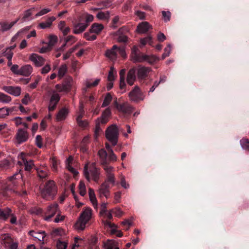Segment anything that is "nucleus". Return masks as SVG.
<instances>
[{"label":"nucleus","instance_id":"f257e3e1","mask_svg":"<svg viewBox=\"0 0 249 249\" xmlns=\"http://www.w3.org/2000/svg\"><path fill=\"white\" fill-rule=\"evenodd\" d=\"M98 155L99 157L100 162L105 171L106 179L104 182L110 183L114 186L115 184V178L114 174V168L109 165L107 162V152L104 149L99 150Z\"/></svg>","mask_w":249,"mask_h":249},{"label":"nucleus","instance_id":"f03ea898","mask_svg":"<svg viewBox=\"0 0 249 249\" xmlns=\"http://www.w3.org/2000/svg\"><path fill=\"white\" fill-rule=\"evenodd\" d=\"M93 16L88 13H84L78 18V22L72 21L73 33L79 34L83 32L89 26V23L93 20Z\"/></svg>","mask_w":249,"mask_h":249},{"label":"nucleus","instance_id":"7ed1b4c3","mask_svg":"<svg viewBox=\"0 0 249 249\" xmlns=\"http://www.w3.org/2000/svg\"><path fill=\"white\" fill-rule=\"evenodd\" d=\"M57 192V188L53 180H48L41 191L42 197L46 200L53 199Z\"/></svg>","mask_w":249,"mask_h":249},{"label":"nucleus","instance_id":"20e7f679","mask_svg":"<svg viewBox=\"0 0 249 249\" xmlns=\"http://www.w3.org/2000/svg\"><path fill=\"white\" fill-rule=\"evenodd\" d=\"M89 164H85L84 168V175L88 181H89L92 179L94 181L98 182L99 178L100 172L99 169L96 166V163L93 162L90 164L89 171Z\"/></svg>","mask_w":249,"mask_h":249},{"label":"nucleus","instance_id":"39448f33","mask_svg":"<svg viewBox=\"0 0 249 249\" xmlns=\"http://www.w3.org/2000/svg\"><path fill=\"white\" fill-rule=\"evenodd\" d=\"M92 210L89 207L86 208L81 213L78 221L75 224V228L77 230L82 231L86 224L91 218Z\"/></svg>","mask_w":249,"mask_h":249},{"label":"nucleus","instance_id":"423d86ee","mask_svg":"<svg viewBox=\"0 0 249 249\" xmlns=\"http://www.w3.org/2000/svg\"><path fill=\"white\" fill-rule=\"evenodd\" d=\"M0 241L6 249H18V241L13 239L9 233L1 234Z\"/></svg>","mask_w":249,"mask_h":249},{"label":"nucleus","instance_id":"0eeeda50","mask_svg":"<svg viewBox=\"0 0 249 249\" xmlns=\"http://www.w3.org/2000/svg\"><path fill=\"white\" fill-rule=\"evenodd\" d=\"M22 180V176L19 172L13 176L9 177L3 187L5 191H12L18 185V183Z\"/></svg>","mask_w":249,"mask_h":249},{"label":"nucleus","instance_id":"6e6552de","mask_svg":"<svg viewBox=\"0 0 249 249\" xmlns=\"http://www.w3.org/2000/svg\"><path fill=\"white\" fill-rule=\"evenodd\" d=\"M119 130L115 124L108 127L106 131V137L112 146L117 144L118 141Z\"/></svg>","mask_w":249,"mask_h":249},{"label":"nucleus","instance_id":"1a4fd4ad","mask_svg":"<svg viewBox=\"0 0 249 249\" xmlns=\"http://www.w3.org/2000/svg\"><path fill=\"white\" fill-rule=\"evenodd\" d=\"M118 53L123 58L126 57L125 48L124 47H118L114 45L110 49H107L105 52V56L110 60H116L117 57Z\"/></svg>","mask_w":249,"mask_h":249},{"label":"nucleus","instance_id":"9d476101","mask_svg":"<svg viewBox=\"0 0 249 249\" xmlns=\"http://www.w3.org/2000/svg\"><path fill=\"white\" fill-rule=\"evenodd\" d=\"M73 84V79L72 77H69L62 84H56L55 86L56 91L67 93L71 90Z\"/></svg>","mask_w":249,"mask_h":249},{"label":"nucleus","instance_id":"9b49d317","mask_svg":"<svg viewBox=\"0 0 249 249\" xmlns=\"http://www.w3.org/2000/svg\"><path fill=\"white\" fill-rule=\"evenodd\" d=\"M128 97L132 102H138L143 100L144 95L138 86H135L133 89L128 93Z\"/></svg>","mask_w":249,"mask_h":249},{"label":"nucleus","instance_id":"f8f14e48","mask_svg":"<svg viewBox=\"0 0 249 249\" xmlns=\"http://www.w3.org/2000/svg\"><path fill=\"white\" fill-rule=\"evenodd\" d=\"M144 54L140 52L136 46L133 47L130 55L131 60L134 63H141L144 62Z\"/></svg>","mask_w":249,"mask_h":249},{"label":"nucleus","instance_id":"ddd939ff","mask_svg":"<svg viewBox=\"0 0 249 249\" xmlns=\"http://www.w3.org/2000/svg\"><path fill=\"white\" fill-rule=\"evenodd\" d=\"M114 104L119 112L125 114L129 115L132 113L134 110V107L127 102L122 104H118L117 100H115L114 102Z\"/></svg>","mask_w":249,"mask_h":249},{"label":"nucleus","instance_id":"4468645a","mask_svg":"<svg viewBox=\"0 0 249 249\" xmlns=\"http://www.w3.org/2000/svg\"><path fill=\"white\" fill-rule=\"evenodd\" d=\"M59 211L58 205L56 203L49 205L47 209L44 219L49 221Z\"/></svg>","mask_w":249,"mask_h":249},{"label":"nucleus","instance_id":"2eb2a0df","mask_svg":"<svg viewBox=\"0 0 249 249\" xmlns=\"http://www.w3.org/2000/svg\"><path fill=\"white\" fill-rule=\"evenodd\" d=\"M15 138L18 144L26 142L29 139V133L27 130L19 128L15 135Z\"/></svg>","mask_w":249,"mask_h":249},{"label":"nucleus","instance_id":"dca6fc26","mask_svg":"<svg viewBox=\"0 0 249 249\" xmlns=\"http://www.w3.org/2000/svg\"><path fill=\"white\" fill-rule=\"evenodd\" d=\"M151 71L150 68L144 66H139L137 70V76L139 81L145 79L149 73Z\"/></svg>","mask_w":249,"mask_h":249},{"label":"nucleus","instance_id":"f3484780","mask_svg":"<svg viewBox=\"0 0 249 249\" xmlns=\"http://www.w3.org/2000/svg\"><path fill=\"white\" fill-rule=\"evenodd\" d=\"M29 59L33 63L36 67H40L43 66L45 61V59L41 56L36 53H32L29 56Z\"/></svg>","mask_w":249,"mask_h":249},{"label":"nucleus","instance_id":"a211bd4d","mask_svg":"<svg viewBox=\"0 0 249 249\" xmlns=\"http://www.w3.org/2000/svg\"><path fill=\"white\" fill-rule=\"evenodd\" d=\"M2 89L7 93L16 97L19 96L21 92V88L18 86H3Z\"/></svg>","mask_w":249,"mask_h":249},{"label":"nucleus","instance_id":"6ab92c4d","mask_svg":"<svg viewBox=\"0 0 249 249\" xmlns=\"http://www.w3.org/2000/svg\"><path fill=\"white\" fill-rule=\"evenodd\" d=\"M98 191L100 197L105 196L107 198H108L109 196V187L108 184L107 182L103 183L100 186Z\"/></svg>","mask_w":249,"mask_h":249},{"label":"nucleus","instance_id":"aec40b11","mask_svg":"<svg viewBox=\"0 0 249 249\" xmlns=\"http://www.w3.org/2000/svg\"><path fill=\"white\" fill-rule=\"evenodd\" d=\"M136 70L135 68H133L129 70L128 71L127 77L126 81L127 84L130 86H132L136 79Z\"/></svg>","mask_w":249,"mask_h":249},{"label":"nucleus","instance_id":"412c9836","mask_svg":"<svg viewBox=\"0 0 249 249\" xmlns=\"http://www.w3.org/2000/svg\"><path fill=\"white\" fill-rule=\"evenodd\" d=\"M19 18H17L14 21L8 22L6 21L0 22V31L1 32L7 31L10 29L19 20Z\"/></svg>","mask_w":249,"mask_h":249},{"label":"nucleus","instance_id":"4be33fe9","mask_svg":"<svg viewBox=\"0 0 249 249\" xmlns=\"http://www.w3.org/2000/svg\"><path fill=\"white\" fill-rule=\"evenodd\" d=\"M33 72V67L29 64L24 65L20 68L19 75L29 76Z\"/></svg>","mask_w":249,"mask_h":249},{"label":"nucleus","instance_id":"5701e85b","mask_svg":"<svg viewBox=\"0 0 249 249\" xmlns=\"http://www.w3.org/2000/svg\"><path fill=\"white\" fill-rule=\"evenodd\" d=\"M110 109L109 107H107L102 113L101 117L98 118L96 121L101 123L102 124H105L108 122V118L110 116Z\"/></svg>","mask_w":249,"mask_h":249},{"label":"nucleus","instance_id":"b1692460","mask_svg":"<svg viewBox=\"0 0 249 249\" xmlns=\"http://www.w3.org/2000/svg\"><path fill=\"white\" fill-rule=\"evenodd\" d=\"M30 235L32 236L35 239H36L40 242H43L44 238L46 234L44 231H39L36 232L34 231H30L29 232Z\"/></svg>","mask_w":249,"mask_h":249},{"label":"nucleus","instance_id":"393cba45","mask_svg":"<svg viewBox=\"0 0 249 249\" xmlns=\"http://www.w3.org/2000/svg\"><path fill=\"white\" fill-rule=\"evenodd\" d=\"M69 111L68 108L63 107L61 109L56 116V120L58 122L62 121L66 119Z\"/></svg>","mask_w":249,"mask_h":249},{"label":"nucleus","instance_id":"a878e982","mask_svg":"<svg viewBox=\"0 0 249 249\" xmlns=\"http://www.w3.org/2000/svg\"><path fill=\"white\" fill-rule=\"evenodd\" d=\"M104 249H120L118 243L114 240H107L104 242Z\"/></svg>","mask_w":249,"mask_h":249},{"label":"nucleus","instance_id":"bb28decb","mask_svg":"<svg viewBox=\"0 0 249 249\" xmlns=\"http://www.w3.org/2000/svg\"><path fill=\"white\" fill-rule=\"evenodd\" d=\"M150 28L151 26L148 22H142L138 25L137 31L139 33L144 34L147 32Z\"/></svg>","mask_w":249,"mask_h":249},{"label":"nucleus","instance_id":"cd10ccee","mask_svg":"<svg viewBox=\"0 0 249 249\" xmlns=\"http://www.w3.org/2000/svg\"><path fill=\"white\" fill-rule=\"evenodd\" d=\"M104 26L103 24L98 23H94L92 24L90 28V33L99 34L103 31Z\"/></svg>","mask_w":249,"mask_h":249},{"label":"nucleus","instance_id":"c85d7f7f","mask_svg":"<svg viewBox=\"0 0 249 249\" xmlns=\"http://www.w3.org/2000/svg\"><path fill=\"white\" fill-rule=\"evenodd\" d=\"M89 195L90 201L92 203L94 208L97 209L98 208V202L93 189L90 188L89 189Z\"/></svg>","mask_w":249,"mask_h":249},{"label":"nucleus","instance_id":"c756f323","mask_svg":"<svg viewBox=\"0 0 249 249\" xmlns=\"http://www.w3.org/2000/svg\"><path fill=\"white\" fill-rule=\"evenodd\" d=\"M12 211L8 208L3 209H0V219L6 220L11 214Z\"/></svg>","mask_w":249,"mask_h":249},{"label":"nucleus","instance_id":"7c9ffc66","mask_svg":"<svg viewBox=\"0 0 249 249\" xmlns=\"http://www.w3.org/2000/svg\"><path fill=\"white\" fill-rule=\"evenodd\" d=\"M14 107L9 108L7 107H3L0 108V119L5 118L9 115L10 112L14 111Z\"/></svg>","mask_w":249,"mask_h":249},{"label":"nucleus","instance_id":"2f4dec72","mask_svg":"<svg viewBox=\"0 0 249 249\" xmlns=\"http://www.w3.org/2000/svg\"><path fill=\"white\" fill-rule=\"evenodd\" d=\"M126 30L124 27H123L120 28L117 32V34L119 35L117 40L119 42H126L128 40V37L124 35H122L123 32Z\"/></svg>","mask_w":249,"mask_h":249},{"label":"nucleus","instance_id":"473e14b6","mask_svg":"<svg viewBox=\"0 0 249 249\" xmlns=\"http://www.w3.org/2000/svg\"><path fill=\"white\" fill-rule=\"evenodd\" d=\"M21 158L23 160V162L24 164L25 170L27 171H30L34 166L33 160H27L26 159H24L23 157V154L22 153L21 154Z\"/></svg>","mask_w":249,"mask_h":249},{"label":"nucleus","instance_id":"72a5a7b5","mask_svg":"<svg viewBox=\"0 0 249 249\" xmlns=\"http://www.w3.org/2000/svg\"><path fill=\"white\" fill-rule=\"evenodd\" d=\"M68 71V67L66 64L61 65L58 69V77L61 79L64 76Z\"/></svg>","mask_w":249,"mask_h":249},{"label":"nucleus","instance_id":"f704fd0d","mask_svg":"<svg viewBox=\"0 0 249 249\" xmlns=\"http://www.w3.org/2000/svg\"><path fill=\"white\" fill-rule=\"evenodd\" d=\"M34 8L30 9L24 12L23 16L21 18L22 22L30 20L32 19L31 16L32 15V11Z\"/></svg>","mask_w":249,"mask_h":249},{"label":"nucleus","instance_id":"c9c22d12","mask_svg":"<svg viewBox=\"0 0 249 249\" xmlns=\"http://www.w3.org/2000/svg\"><path fill=\"white\" fill-rule=\"evenodd\" d=\"M159 58L154 55H145L144 62H147L149 64H152L158 61Z\"/></svg>","mask_w":249,"mask_h":249},{"label":"nucleus","instance_id":"e433bc0d","mask_svg":"<svg viewBox=\"0 0 249 249\" xmlns=\"http://www.w3.org/2000/svg\"><path fill=\"white\" fill-rule=\"evenodd\" d=\"M12 100L11 97L1 92H0V103L2 104H8Z\"/></svg>","mask_w":249,"mask_h":249},{"label":"nucleus","instance_id":"4c0bfd02","mask_svg":"<svg viewBox=\"0 0 249 249\" xmlns=\"http://www.w3.org/2000/svg\"><path fill=\"white\" fill-rule=\"evenodd\" d=\"M65 234L64 230L61 228L53 229L51 232V235L53 237L62 236Z\"/></svg>","mask_w":249,"mask_h":249},{"label":"nucleus","instance_id":"58836bf2","mask_svg":"<svg viewBox=\"0 0 249 249\" xmlns=\"http://www.w3.org/2000/svg\"><path fill=\"white\" fill-rule=\"evenodd\" d=\"M77 116L76 120H79L82 119L85 114V111L84 110V105L82 103H80L79 109L76 112Z\"/></svg>","mask_w":249,"mask_h":249},{"label":"nucleus","instance_id":"ea45409f","mask_svg":"<svg viewBox=\"0 0 249 249\" xmlns=\"http://www.w3.org/2000/svg\"><path fill=\"white\" fill-rule=\"evenodd\" d=\"M60 99V96L56 91H53L50 102L57 104Z\"/></svg>","mask_w":249,"mask_h":249},{"label":"nucleus","instance_id":"a19ab883","mask_svg":"<svg viewBox=\"0 0 249 249\" xmlns=\"http://www.w3.org/2000/svg\"><path fill=\"white\" fill-rule=\"evenodd\" d=\"M107 155V162H115L117 160L118 158L117 156L114 153L113 150H110V152L108 153ZM109 164V163H108Z\"/></svg>","mask_w":249,"mask_h":249},{"label":"nucleus","instance_id":"79ce46f5","mask_svg":"<svg viewBox=\"0 0 249 249\" xmlns=\"http://www.w3.org/2000/svg\"><path fill=\"white\" fill-rule=\"evenodd\" d=\"M109 17V13L108 12H100L97 15L96 17L100 20H105L108 19Z\"/></svg>","mask_w":249,"mask_h":249},{"label":"nucleus","instance_id":"37998d69","mask_svg":"<svg viewBox=\"0 0 249 249\" xmlns=\"http://www.w3.org/2000/svg\"><path fill=\"white\" fill-rule=\"evenodd\" d=\"M112 100V96L110 93H107L106 95L104 101L102 105V107H107Z\"/></svg>","mask_w":249,"mask_h":249},{"label":"nucleus","instance_id":"c03bdc74","mask_svg":"<svg viewBox=\"0 0 249 249\" xmlns=\"http://www.w3.org/2000/svg\"><path fill=\"white\" fill-rule=\"evenodd\" d=\"M79 192L81 196H84L86 194V189L85 183L83 181H80L79 185Z\"/></svg>","mask_w":249,"mask_h":249},{"label":"nucleus","instance_id":"a18cd8bd","mask_svg":"<svg viewBox=\"0 0 249 249\" xmlns=\"http://www.w3.org/2000/svg\"><path fill=\"white\" fill-rule=\"evenodd\" d=\"M100 81V79H96L93 82H90L88 80L85 81L86 88H90L97 86Z\"/></svg>","mask_w":249,"mask_h":249},{"label":"nucleus","instance_id":"49530a36","mask_svg":"<svg viewBox=\"0 0 249 249\" xmlns=\"http://www.w3.org/2000/svg\"><path fill=\"white\" fill-rule=\"evenodd\" d=\"M58 40L57 37L54 35H51L49 37V41L48 44L52 48L53 47L57 42Z\"/></svg>","mask_w":249,"mask_h":249},{"label":"nucleus","instance_id":"de8ad7c7","mask_svg":"<svg viewBox=\"0 0 249 249\" xmlns=\"http://www.w3.org/2000/svg\"><path fill=\"white\" fill-rule=\"evenodd\" d=\"M79 45V44L76 45L74 47L70 49L66 53L64 54L63 59L66 60V59H68L70 57L71 54L72 53H73L75 51V50H76L77 49V48L78 47Z\"/></svg>","mask_w":249,"mask_h":249},{"label":"nucleus","instance_id":"09e8293b","mask_svg":"<svg viewBox=\"0 0 249 249\" xmlns=\"http://www.w3.org/2000/svg\"><path fill=\"white\" fill-rule=\"evenodd\" d=\"M140 42L142 45H145L146 44L152 45L153 43L152 37L150 36H148L145 38H142L140 40Z\"/></svg>","mask_w":249,"mask_h":249},{"label":"nucleus","instance_id":"8fccbe9b","mask_svg":"<svg viewBox=\"0 0 249 249\" xmlns=\"http://www.w3.org/2000/svg\"><path fill=\"white\" fill-rule=\"evenodd\" d=\"M92 33H90V31L84 33V37L87 40L93 41L97 38V36L95 35H91Z\"/></svg>","mask_w":249,"mask_h":249},{"label":"nucleus","instance_id":"3c124183","mask_svg":"<svg viewBox=\"0 0 249 249\" xmlns=\"http://www.w3.org/2000/svg\"><path fill=\"white\" fill-rule=\"evenodd\" d=\"M2 56H5L7 59L12 58L13 56V52L10 51V49L6 48L2 53Z\"/></svg>","mask_w":249,"mask_h":249},{"label":"nucleus","instance_id":"603ef678","mask_svg":"<svg viewBox=\"0 0 249 249\" xmlns=\"http://www.w3.org/2000/svg\"><path fill=\"white\" fill-rule=\"evenodd\" d=\"M101 123L99 122L98 121H96V125L94 131V137L95 139H97L98 136H99L100 133L102 131V129L100 127V124Z\"/></svg>","mask_w":249,"mask_h":249},{"label":"nucleus","instance_id":"864d4df0","mask_svg":"<svg viewBox=\"0 0 249 249\" xmlns=\"http://www.w3.org/2000/svg\"><path fill=\"white\" fill-rule=\"evenodd\" d=\"M240 144L243 149L249 150V141L247 139H243L240 140Z\"/></svg>","mask_w":249,"mask_h":249},{"label":"nucleus","instance_id":"5fc2aeb1","mask_svg":"<svg viewBox=\"0 0 249 249\" xmlns=\"http://www.w3.org/2000/svg\"><path fill=\"white\" fill-rule=\"evenodd\" d=\"M68 243L65 241H61L58 240L56 243V247L57 249H66L67 248Z\"/></svg>","mask_w":249,"mask_h":249},{"label":"nucleus","instance_id":"6e6d98bb","mask_svg":"<svg viewBox=\"0 0 249 249\" xmlns=\"http://www.w3.org/2000/svg\"><path fill=\"white\" fill-rule=\"evenodd\" d=\"M171 51V47L170 44L168 45L167 47H166L164 50V53L162 55V59H164L166 57L168 56L170 53Z\"/></svg>","mask_w":249,"mask_h":249},{"label":"nucleus","instance_id":"4d7b16f0","mask_svg":"<svg viewBox=\"0 0 249 249\" xmlns=\"http://www.w3.org/2000/svg\"><path fill=\"white\" fill-rule=\"evenodd\" d=\"M162 15L165 22L169 21L171 18V14L169 11H162Z\"/></svg>","mask_w":249,"mask_h":249},{"label":"nucleus","instance_id":"13d9d810","mask_svg":"<svg viewBox=\"0 0 249 249\" xmlns=\"http://www.w3.org/2000/svg\"><path fill=\"white\" fill-rule=\"evenodd\" d=\"M37 173L38 176L40 178H44L47 176V172L46 170H42L40 169H37Z\"/></svg>","mask_w":249,"mask_h":249},{"label":"nucleus","instance_id":"bf43d9fd","mask_svg":"<svg viewBox=\"0 0 249 249\" xmlns=\"http://www.w3.org/2000/svg\"><path fill=\"white\" fill-rule=\"evenodd\" d=\"M10 70L14 74L19 75L20 69L18 65H13L10 68Z\"/></svg>","mask_w":249,"mask_h":249},{"label":"nucleus","instance_id":"052dcab7","mask_svg":"<svg viewBox=\"0 0 249 249\" xmlns=\"http://www.w3.org/2000/svg\"><path fill=\"white\" fill-rule=\"evenodd\" d=\"M120 184L122 187L125 189H127L129 187V185L125 181V177L123 175H121L120 177Z\"/></svg>","mask_w":249,"mask_h":249},{"label":"nucleus","instance_id":"680f3d73","mask_svg":"<svg viewBox=\"0 0 249 249\" xmlns=\"http://www.w3.org/2000/svg\"><path fill=\"white\" fill-rule=\"evenodd\" d=\"M65 43H71L72 44V43H74L76 41V38L74 36L70 35L68 36L65 39Z\"/></svg>","mask_w":249,"mask_h":249},{"label":"nucleus","instance_id":"e2e57ef3","mask_svg":"<svg viewBox=\"0 0 249 249\" xmlns=\"http://www.w3.org/2000/svg\"><path fill=\"white\" fill-rule=\"evenodd\" d=\"M113 71L114 68L113 67H111L107 77V79L109 81L113 82L115 79V76L113 73Z\"/></svg>","mask_w":249,"mask_h":249},{"label":"nucleus","instance_id":"0e129e2a","mask_svg":"<svg viewBox=\"0 0 249 249\" xmlns=\"http://www.w3.org/2000/svg\"><path fill=\"white\" fill-rule=\"evenodd\" d=\"M36 144L38 148L42 147V139L40 135H37L36 138Z\"/></svg>","mask_w":249,"mask_h":249},{"label":"nucleus","instance_id":"69168bd1","mask_svg":"<svg viewBox=\"0 0 249 249\" xmlns=\"http://www.w3.org/2000/svg\"><path fill=\"white\" fill-rule=\"evenodd\" d=\"M52 49V48L48 44H47L46 46H43L40 48L39 50V53H46L50 52Z\"/></svg>","mask_w":249,"mask_h":249},{"label":"nucleus","instance_id":"338daca9","mask_svg":"<svg viewBox=\"0 0 249 249\" xmlns=\"http://www.w3.org/2000/svg\"><path fill=\"white\" fill-rule=\"evenodd\" d=\"M76 120L78 125L81 127H86L88 125V123L87 121H83L82 119Z\"/></svg>","mask_w":249,"mask_h":249},{"label":"nucleus","instance_id":"774afa93","mask_svg":"<svg viewBox=\"0 0 249 249\" xmlns=\"http://www.w3.org/2000/svg\"><path fill=\"white\" fill-rule=\"evenodd\" d=\"M51 11V9L49 8H44L40 10L38 13L36 15V17H39L44 15Z\"/></svg>","mask_w":249,"mask_h":249}]
</instances>
